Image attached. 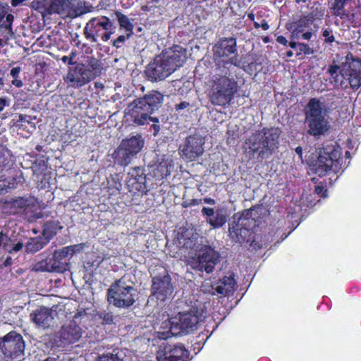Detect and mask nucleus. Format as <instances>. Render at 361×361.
I'll return each instance as SVG.
<instances>
[{
	"label": "nucleus",
	"instance_id": "obj_1",
	"mask_svg": "<svg viewBox=\"0 0 361 361\" xmlns=\"http://www.w3.org/2000/svg\"><path fill=\"white\" fill-rule=\"evenodd\" d=\"M205 318L202 305L195 304L187 312H180L177 315L163 322L156 332L159 339H167L172 336L188 334L197 329V324Z\"/></svg>",
	"mask_w": 361,
	"mask_h": 361
},
{
	"label": "nucleus",
	"instance_id": "obj_2",
	"mask_svg": "<svg viewBox=\"0 0 361 361\" xmlns=\"http://www.w3.org/2000/svg\"><path fill=\"white\" fill-rule=\"evenodd\" d=\"M163 100V95L157 91H152L144 97L138 98L128 106V113L137 125H145L151 121L158 123L157 118L151 117L154 111L157 109Z\"/></svg>",
	"mask_w": 361,
	"mask_h": 361
},
{
	"label": "nucleus",
	"instance_id": "obj_3",
	"mask_svg": "<svg viewBox=\"0 0 361 361\" xmlns=\"http://www.w3.org/2000/svg\"><path fill=\"white\" fill-rule=\"evenodd\" d=\"M305 121L307 133L314 137L325 135L331 127L325 105L315 98L311 99L307 105Z\"/></svg>",
	"mask_w": 361,
	"mask_h": 361
},
{
	"label": "nucleus",
	"instance_id": "obj_4",
	"mask_svg": "<svg viewBox=\"0 0 361 361\" xmlns=\"http://www.w3.org/2000/svg\"><path fill=\"white\" fill-rule=\"evenodd\" d=\"M102 69L101 61L95 58H91L85 64L79 63L69 67L64 80L69 86L79 87L99 76Z\"/></svg>",
	"mask_w": 361,
	"mask_h": 361
},
{
	"label": "nucleus",
	"instance_id": "obj_5",
	"mask_svg": "<svg viewBox=\"0 0 361 361\" xmlns=\"http://www.w3.org/2000/svg\"><path fill=\"white\" fill-rule=\"evenodd\" d=\"M279 133L277 129H265L252 135L246 141L247 147L258 152L262 159L267 158L278 147Z\"/></svg>",
	"mask_w": 361,
	"mask_h": 361
},
{
	"label": "nucleus",
	"instance_id": "obj_6",
	"mask_svg": "<svg viewBox=\"0 0 361 361\" xmlns=\"http://www.w3.org/2000/svg\"><path fill=\"white\" fill-rule=\"evenodd\" d=\"M237 89V82L233 78L214 75L209 92L210 102L214 105L224 106L233 99Z\"/></svg>",
	"mask_w": 361,
	"mask_h": 361
},
{
	"label": "nucleus",
	"instance_id": "obj_7",
	"mask_svg": "<svg viewBox=\"0 0 361 361\" xmlns=\"http://www.w3.org/2000/svg\"><path fill=\"white\" fill-rule=\"evenodd\" d=\"M341 154L331 148L318 149L311 158L312 170L319 176L327 174L329 171L338 173L340 169L339 157Z\"/></svg>",
	"mask_w": 361,
	"mask_h": 361
},
{
	"label": "nucleus",
	"instance_id": "obj_8",
	"mask_svg": "<svg viewBox=\"0 0 361 361\" xmlns=\"http://www.w3.org/2000/svg\"><path fill=\"white\" fill-rule=\"evenodd\" d=\"M136 296V289L123 279L116 281L108 290V301L119 308H128L133 305Z\"/></svg>",
	"mask_w": 361,
	"mask_h": 361
},
{
	"label": "nucleus",
	"instance_id": "obj_9",
	"mask_svg": "<svg viewBox=\"0 0 361 361\" xmlns=\"http://www.w3.org/2000/svg\"><path fill=\"white\" fill-rule=\"evenodd\" d=\"M338 71L342 75L348 77L353 88H358L361 85V59H356L351 54H348L341 66L331 65L328 70L333 78L337 76Z\"/></svg>",
	"mask_w": 361,
	"mask_h": 361
},
{
	"label": "nucleus",
	"instance_id": "obj_10",
	"mask_svg": "<svg viewBox=\"0 0 361 361\" xmlns=\"http://www.w3.org/2000/svg\"><path fill=\"white\" fill-rule=\"evenodd\" d=\"M113 23L106 16L92 18L86 24L85 34L87 38L97 42V37H101L104 42H107L113 34Z\"/></svg>",
	"mask_w": 361,
	"mask_h": 361
},
{
	"label": "nucleus",
	"instance_id": "obj_11",
	"mask_svg": "<svg viewBox=\"0 0 361 361\" xmlns=\"http://www.w3.org/2000/svg\"><path fill=\"white\" fill-rule=\"evenodd\" d=\"M219 260V255L216 251L211 247L204 246L199 250L197 257L190 263L193 269L210 273L213 271Z\"/></svg>",
	"mask_w": 361,
	"mask_h": 361
},
{
	"label": "nucleus",
	"instance_id": "obj_12",
	"mask_svg": "<svg viewBox=\"0 0 361 361\" xmlns=\"http://www.w3.org/2000/svg\"><path fill=\"white\" fill-rule=\"evenodd\" d=\"M0 350L7 357H17L23 353V336L16 331H10L0 338Z\"/></svg>",
	"mask_w": 361,
	"mask_h": 361
},
{
	"label": "nucleus",
	"instance_id": "obj_13",
	"mask_svg": "<svg viewBox=\"0 0 361 361\" xmlns=\"http://www.w3.org/2000/svg\"><path fill=\"white\" fill-rule=\"evenodd\" d=\"M152 299L155 298L160 303L169 300L171 298L173 287L171 283V279L169 275L157 276L153 279L152 286Z\"/></svg>",
	"mask_w": 361,
	"mask_h": 361
},
{
	"label": "nucleus",
	"instance_id": "obj_14",
	"mask_svg": "<svg viewBox=\"0 0 361 361\" xmlns=\"http://www.w3.org/2000/svg\"><path fill=\"white\" fill-rule=\"evenodd\" d=\"M204 139L200 135L187 137L185 143L180 146V155L188 160H193L203 154Z\"/></svg>",
	"mask_w": 361,
	"mask_h": 361
},
{
	"label": "nucleus",
	"instance_id": "obj_15",
	"mask_svg": "<svg viewBox=\"0 0 361 361\" xmlns=\"http://www.w3.org/2000/svg\"><path fill=\"white\" fill-rule=\"evenodd\" d=\"M173 72L172 69L164 61L161 56H157L150 62L145 70L147 77L152 81L161 80L169 76Z\"/></svg>",
	"mask_w": 361,
	"mask_h": 361
},
{
	"label": "nucleus",
	"instance_id": "obj_16",
	"mask_svg": "<svg viewBox=\"0 0 361 361\" xmlns=\"http://www.w3.org/2000/svg\"><path fill=\"white\" fill-rule=\"evenodd\" d=\"M160 55L173 72L181 67L187 59L186 49L179 45L165 49Z\"/></svg>",
	"mask_w": 361,
	"mask_h": 361
},
{
	"label": "nucleus",
	"instance_id": "obj_17",
	"mask_svg": "<svg viewBox=\"0 0 361 361\" xmlns=\"http://www.w3.org/2000/svg\"><path fill=\"white\" fill-rule=\"evenodd\" d=\"M80 316L76 314L74 319L68 324H64L60 331L61 341L63 344L74 343L79 341L82 336V330L77 324L78 319Z\"/></svg>",
	"mask_w": 361,
	"mask_h": 361
},
{
	"label": "nucleus",
	"instance_id": "obj_18",
	"mask_svg": "<svg viewBox=\"0 0 361 361\" xmlns=\"http://www.w3.org/2000/svg\"><path fill=\"white\" fill-rule=\"evenodd\" d=\"M152 167V175L161 180L171 174L173 168V160L169 155H157L156 163Z\"/></svg>",
	"mask_w": 361,
	"mask_h": 361
},
{
	"label": "nucleus",
	"instance_id": "obj_19",
	"mask_svg": "<svg viewBox=\"0 0 361 361\" xmlns=\"http://www.w3.org/2000/svg\"><path fill=\"white\" fill-rule=\"evenodd\" d=\"M56 315V311L42 307L32 312L30 317L37 326L45 329L52 324Z\"/></svg>",
	"mask_w": 361,
	"mask_h": 361
},
{
	"label": "nucleus",
	"instance_id": "obj_20",
	"mask_svg": "<svg viewBox=\"0 0 361 361\" xmlns=\"http://www.w3.org/2000/svg\"><path fill=\"white\" fill-rule=\"evenodd\" d=\"M216 60L228 57L236 51V42L234 38H225L218 42L213 48Z\"/></svg>",
	"mask_w": 361,
	"mask_h": 361
},
{
	"label": "nucleus",
	"instance_id": "obj_21",
	"mask_svg": "<svg viewBox=\"0 0 361 361\" xmlns=\"http://www.w3.org/2000/svg\"><path fill=\"white\" fill-rule=\"evenodd\" d=\"M63 10L61 17L71 19L90 11L83 2L78 0H67Z\"/></svg>",
	"mask_w": 361,
	"mask_h": 361
},
{
	"label": "nucleus",
	"instance_id": "obj_22",
	"mask_svg": "<svg viewBox=\"0 0 361 361\" xmlns=\"http://www.w3.org/2000/svg\"><path fill=\"white\" fill-rule=\"evenodd\" d=\"M188 352L182 345H176L164 353L158 355L159 361H186Z\"/></svg>",
	"mask_w": 361,
	"mask_h": 361
},
{
	"label": "nucleus",
	"instance_id": "obj_23",
	"mask_svg": "<svg viewBox=\"0 0 361 361\" xmlns=\"http://www.w3.org/2000/svg\"><path fill=\"white\" fill-rule=\"evenodd\" d=\"M245 219H240L238 223L232 222L229 226L230 236L236 242L243 243L249 240L250 231L243 227V221Z\"/></svg>",
	"mask_w": 361,
	"mask_h": 361
},
{
	"label": "nucleus",
	"instance_id": "obj_24",
	"mask_svg": "<svg viewBox=\"0 0 361 361\" xmlns=\"http://www.w3.org/2000/svg\"><path fill=\"white\" fill-rule=\"evenodd\" d=\"M128 173L129 178L127 181V184L130 190H135L143 192L145 190V178L142 175H140V172L142 171L140 168L133 169Z\"/></svg>",
	"mask_w": 361,
	"mask_h": 361
},
{
	"label": "nucleus",
	"instance_id": "obj_25",
	"mask_svg": "<svg viewBox=\"0 0 361 361\" xmlns=\"http://www.w3.org/2000/svg\"><path fill=\"white\" fill-rule=\"evenodd\" d=\"M42 216V206L37 200H32L26 205L24 204V218L28 221H34Z\"/></svg>",
	"mask_w": 361,
	"mask_h": 361
},
{
	"label": "nucleus",
	"instance_id": "obj_26",
	"mask_svg": "<svg viewBox=\"0 0 361 361\" xmlns=\"http://www.w3.org/2000/svg\"><path fill=\"white\" fill-rule=\"evenodd\" d=\"M47 14H59L61 16L67 0H39Z\"/></svg>",
	"mask_w": 361,
	"mask_h": 361
},
{
	"label": "nucleus",
	"instance_id": "obj_27",
	"mask_svg": "<svg viewBox=\"0 0 361 361\" xmlns=\"http://www.w3.org/2000/svg\"><path fill=\"white\" fill-rule=\"evenodd\" d=\"M121 145L124 147L131 154L135 156L144 146V140L139 135L132 136L130 138L123 140Z\"/></svg>",
	"mask_w": 361,
	"mask_h": 361
},
{
	"label": "nucleus",
	"instance_id": "obj_28",
	"mask_svg": "<svg viewBox=\"0 0 361 361\" xmlns=\"http://www.w3.org/2000/svg\"><path fill=\"white\" fill-rule=\"evenodd\" d=\"M134 157V155L131 154L121 145H119L113 154L114 161L118 164L124 166L128 165Z\"/></svg>",
	"mask_w": 361,
	"mask_h": 361
},
{
	"label": "nucleus",
	"instance_id": "obj_29",
	"mask_svg": "<svg viewBox=\"0 0 361 361\" xmlns=\"http://www.w3.org/2000/svg\"><path fill=\"white\" fill-rule=\"evenodd\" d=\"M235 280L232 276H226L216 286V293L226 295L233 293L235 288Z\"/></svg>",
	"mask_w": 361,
	"mask_h": 361
},
{
	"label": "nucleus",
	"instance_id": "obj_30",
	"mask_svg": "<svg viewBox=\"0 0 361 361\" xmlns=\"http://www.w3.org/2000/svg\"><path fill=\"white\" fill-rule=\"evenodd\" d=\"M115 15L118 21L120 28L124 30L128 36L133 34L134 25L130 18L120 11H116Z\"/></svg>",
	"mask_w": 361,
	"mask_h": 361
},
{
	"label": "nucleus",
	"instance_id": "obj_31",
	"mask_svg": "<svg viewBox=\"0 0 361 361\" xmlns=\"http://www.w3.org/2000/svg\"><path fill=\"white\" fill-rule=\"evenodd\" d=\"M3 208L6 212L15 214L17 209L23 208V197L6 198L4 202Z\"/></svg>",
	"mask_w": 361,
	"mask_h": 361
},
{
	"label": "nucleus",
	"instance_id": "obj_32",
	"mask_svg": "<svg viewBox=\"0 0 361 361\" xmlns=\"http://www.w3.org/2000/svg\"><path fill=\"white\" fill-rule=\"evenodd\" d=\"M226 222V216L221 209H217L214 215L209 219V224L214 228L222 227Z\"/></svg>",
	"mask_w": 361,
	"mask_h": 361
},
{
	"label": "nucleus",
	"instance_id": "obj_33",
	"mask_svg": "<svg viewBox=\"0 0 361 361\" xmlns=\"http://www.w3.org/2000/svg\"><path fill=\"white\" fill-rule=\"evenodd\" d=\"M47 243L42 237L31 238V240L27 243L26 251L27 252H36L41 250Z\"/></svg>",
	"mask_w": 361,
	"mask_h": 361
},
{
	"label": "nucleus",
	"instance_id": "obj_34",
	"mask_svg": "<svg viewBox=\"0 0 361 361\" xmlns=\"http://www.w3.org/2000/svg\"><path fill=\"white\" fill-rule=\"evenodd\" d=\"M4 176H0V195L8 192L11 190L16 188L18 182L15 178L12 180L4 178Z\"/></svg>",
	"mask_w": 361,
	"mask_h": 361
},
{
	"label": "nucleus",
	"instance_id": "obj_35",
	"mask_svg": "<svg viewBox=\"0 0 361 361\" xmlns=\"http://www.w3.org/2000/svg\"><path fill=\"white\" fill-rule=\"evenodd\" d=\"M50 272L63 273L68 269V264L63 262L61 259H56L53 255V257L49 259Z\"/></svg>",
	"mask_w": 361,
	"mask_h": 361
},
{
	"label": "nucleus",
	"instance_id": "obj_36",
	"mask_svg": "<svg viewBox=\"0 0 361 361\" xmlns=\"http://www.w3.org/2000/svg\"><path fill=\"white\" fill-rule=\"evenodd\" d=\"M307 26L308 23L305 19H300L296 22L291 30V39H298Z\"/></svg>",
	"mask_w": 361,
	"mask_h": 361
},
{
	"label": "nucleus",
	"instance_id": "obj_37",
	"mask_svg": "<svg viewBox=\"0 0 361 361\" xmlns=\"http://www.w3.org/2000/svg\"><path fill=\"white\" fill-rule=\"evenodd\" d=\"M61 228V227L59 226H58L56 223L50 222L47 224L43 229V238L46 240H47L48 242L49 240L56 233L57 230Z\"/></svg>",
	"mask_w": 361,
	"mask_h": 361
},
{
	"label": "nucleus",
	"instance_id": "obj_38",
	"mask_svg": "<svg viewBox=\"0 0 361 361\" xmlns=\"http://www.w3.org/2000/svg\"><path fill=\"white\" fill-rule=\"evenodd\" d=\"M201 290L204 293L215 295L216 293V287L214 286L210 280H206L201 286Z\"/></svg>",
	"mask_w": 361,
	"mask_h": 361
},
{
	"label": "nucleus",
	"instance_id": "obj_39",
	"mask_svg": "<svg viewBox=\"0 0 361 361\" xmlns=\"http://www.w3.org/2000/svg\"><path fill=\"white\" fill-rule=\"evenodd\" d=\"M314 53V50L310 47V46L305 43H299L298 45V52L296 54L297 56L300 55L301 54H304L305 55L312 54Z\"/></svg>",
	"mask_w": 361,
	"mask_h": 361
},
{
	"label": "nucleus",
	"instance_id": "obj_40",
	"mask_svg": "<svg viewBox=\"0 0 361 361\" xmlns=\"http://www.w3.org/2000/svg\"><path fill=\"white\" fill-rule=\"evenodd\" d=\"M49 266V260H43L35 264L33 267V269L36 271L50 272Z\"/></svg>",
	"mask_w": 361,
	"mask_h": 361
},
{
	"label": "nucleus",
	"instance_id": "obj_41",
	"mask_svg": "<svg viewBox=\"0 0 361 361\" xmlns=\"http://www.w3.org/2000/svg\"><path fill=\"white\" fill-rule=\"evenodd\" d=\"M70 248L67 247H64L60 250H56L54 253V257L56 259H66L68 256H71Z\"/></svg>",
	"mask_w": 361,
	"mask_h": 361
},
{
	"label": "nucleus",
	"instance_id": "obj_42",
	"mask_svg": "<svg viewBox=\"0 0 361 361\" xmlns=\"http://www.w3.org/2000/svg\"><path fill=\"white\" fill-rule=\"evenodd\" d=\"M97 361H121L117 353H107L100 356Z\"/></svg>",
	"mask_w": 361,
	"mask_h": 361
},
{
	"label": "nucleus",
	"instance_id": "obj_43",
	"mask_svg": "<svg viewBox=\"0 0 361 361\" xmlns=\"http://www.w3.org/2000/svg\"><path fill=\"white\" fill-rule=\"evenodd\" d=\"M10 242V238L0 228V248L6 249Z\"/></svg>",
	"mask_w": 361,
	"mask_h": 361
},
{
	"label": "nucleus",
	"instance_id": "obj_44",
	"mask_svg": "<svg viewBox=\"0 0 361 361\" xmlns=\"http://www.w3.org/2000/svg\"><path fill=\"white\" fill-rule=\"evenodd\" d=\"M75 56H76V51L75 50L72 51L69 56H63L61 58V61L64 63H67V64L72 65L73 66H74L75 64L78 63L77 62L73 61V59L75 57Z\"/></svg>",
	"mask_w": 361,
	"mask_h": 361
},
{
	"label": "nucleus",
	"instance_id": "obj_45",
	"mask_svg": "<svg viewBox=\"0 0 361 361\" xmlns=\"http://www.w3.org/2000/svg\"><path fill=\"white\" fill-rule=\"evenodd\" d=\"M202 214L206 218V221L209 223V219L214 215L215 211L212 208L204 207L202 209Z\"/></svg>",
	"mask_w": 361,
	"mask_h": 361
},
{
	"label": "nucleus",
	"instance_id": "obj_46",
	"mask_svg": "<svg viewBox=\"0 0 361 361\" xmlns=\"http://www.w3.org/2000/svg\"><path fill=\"white\" fill-rule=\"evenodd\" d=\"M85 247H86V244H85V243H80V244L68 246V247L70 248L69 250L71 253V256H72L75 253L80 252Z\"/></svg>",
	"mask_w": 361,
	"mask_h": 361
},
{
	"label": "nucleus",
	"instance_id": "obj_47",
	"mask_svg": "<svg viewBox=\"0 0 361 361\" xmlns=\"http://www.w3.org/2000/svg\"><path fill=\"white\" fill-rule=\"evenodd\" d=\"M13 20V16L12 14H7L6 20L1 25V27L4 26L6 29L11 30L12 22Z\"/></svg>",
	"mask_w": 361,
	"mask_h": 361
},
{
	"label": "nucleus",
	"instance_id": "obj_48",
	"mask_svg": "<svg viewBox=\"0 0 361 361\" xmlns=\"http://www.w3.org/2000/svg\"><path fill=\"white\" fill-rule=\"evenodd\" d=\"M332 32L329 30H324L322 32V35L325 37V42L328 43H331L335 40L334 35L331 33Z\"/></svg>",
	"mask_w": 361,
	"mask_h": 361
},
{
	"label": "nucleus",
	"instance_id": "obj_49",
	"mask_svg": "<svg viewBox=\"0 0 361 361\" xmlns=\"http://www.w3.org/2000/svg\"><path fill=\"white\" fill-rule=\"evenodd\" d=\"M130 36L128 35V33L126 35H121L117 37V39L114 42L113 45L119 47L120 44L124 42L127 39H128Z\"/></svg>",
	"mask_w": 361,
	"mask_h": 361
},
{
	"label": "nucleus",
	"instance_id": "obj_50",
	"mask_svg": "<svg viewBox=\"0 0 361 361\" xmlns=\"http://www.w3.org/2000/svg\"><path fill=\"white\" fill-rule=\"evenodd\" d=\"M315 192L323 197H326L327 196L326 190L324 189V187L322 185H318L315 187Z\"/></svg>",
	"mask_w": 361,
	"mask_h": 361
},
{
	"label": "nucleus",
	"instance_id": "obj_51",
	"mask_svg": "<svg viewBox=\"0 0 361 361\" xmlns=\"http://www.w3.org/2000/svg\"><path fill=\"white\" fill-rule=\"evenodd\" d=\"M8 11V6L7 4H0V22L4 18V17L6 15Z\"/></svg>",
	"mask_w": 361,
	"mask_h": 361
},
{
	"label": "nucleus",
	"instance_id": "obj_52",
	"mask_svg": "<svg viewBox=\"0 0 361 361\" xmlns=\"http://www.w3.org/2000/svg\"><path fill=\"white\" fill-rule=\"evenodd\" d=\"M255 27L256 28L262 27L264 30H267L269 27L267 22L265 20H262L261 23L255 22Z\"/></svg>",
	"mask_w": 361,
	"mask_h": 361
},
{
	"label": "nucleus",
	"instance_id": "obj_53",
	"mask_svg": "<svg viewBox=\"0 0 361 361\" xmlns=\"http://www.w3.org/2000/svg\"><path fill=\"white\" fill-rule=\"evenodd\" d=\"M103 321L106 324H111L113 322V315L111 313H106L104 314Z\"/></svg>",
	"mask_w": 361,
	"mask_h": 361
},
{
	"label": "nucleus",
	"instance_id": "obj_54",
	"mask_svg": "<svg viewBox=\"0 0 361 361\" xmlns=\"http://www.w3.org/2000/svg\"><path fill=\"white\" fill-rule=\"evenodd\" d=\"M20 71V67H14L11 71V75L13 78V79H16L18 77Z\"/></svg>",
	"mask_w": 361,
	"mask_h": 361
},
{
	"label": "nucleus",
	"instance_id": "obj_55",
	"mask_svg": "<svg viewBox=\"0 0 361 361\" xmlns=\"http://www.w3.org/2000/svg\"><path fill=\"white\" fill-rule=\"evenodd\" d=\"M12 258L11 257H7L2 264L0 265V269H3L4 267H8L11 265L12 264Z\"/></svg>",
	"mask_w": 361,
	"mask_h": 361
},
{
	"label": "nucleus",
	"instance_id": "obj_56",
	"mask_svg": "<svg viewBox=\"0 0 361 361\" xmlns=\"http://www.w3.org/2000/svg\"><path fill=\"white\" fill-rule=\"evenodd\" d=\"M276 42L286 46L288 44V40L286 38L282 35L278 36L276 38Z\"/></svg>",
	"mask_w": 361,
	"mask_h": 361
},
{
	"label": "nucleus",
	"instance_id": "obj_57",
	"mask_svg": "<svg viewBox=\"0 0 361 361\" xmlns=\"http://www.w3.org/2000/svg\"><path fill=\"white\" fill-rule=\"evenodd\" d=\"M300 35L303 39L309 40L312 37V33L310 31L303 32Z\"/></svg>",
	"mask_w": 361,
	"mask_h": 361
},
{
	"label": "nucleus",
	"instance_id": "obj_58",
	"mask_svg": "<svg viewBox=\"0 0 361 361\" xmlns=\"http://www.w3.org/2000/svg\"><path fill=\"white\" fill-rule=\"evenodd\" d=\"M295 151L296 154L298 156V160L301 161V162H302V147H297L295 148Z\"/></svg>",
	"mask_w": 361,
	"mask_h": 361
},
{
	"label": "nucleus",
	"instance_id": "obj_59",
	"mask_svg": "<svg viewBox=\"0 0 361 361\" xmlns=\"http://www.w3.org/2000/svg\"><path fill=\"white\" fill-rule=\"evenodd\" d=\"M188 106H189L188 102H183L176 106V109H185L186 107H188Z\"/></svg>",
	"mask_w": 361,
	"mask_h": 361
},
{
	"label": "nucleus",
	"instance_id": "obj_60",
	"mask_svg": "<svg viewBox=\"0 0 361 361\" xmlns=\"http://www.w3.org/2000/svg\"><path fill=\"white\" fill-rule=\"evenodd\" d=\"M6 105H8L6 99L0 98V111H1Z\"/></svg>",
	"mask_w": 361,
	"mask_h": 361
},
{
	"label": "nucleus",
	"instance_id": "obj_61",
	"mask_svg": "<svg viewBox=\"0 0 361 361\" xmlns=\"http://www.w3.org/2000/svg\"><path fill=\"white\" fill-rule=\"evenodd\" d=\"M14 251H19L23 248V243L18 241L13 247Z\"/></svg>",
	"mask_w": 361,
	"mask_h": 361
},
{
	"label": "nucleus",
	"instance_id": "obj_62",
	"mask_svg": "<svg viewBox=\"0 0 361 361\" xmlns=\"http://www.w3.org/2000/svg\"><path fill=\"white\" fill-rule=\"evenodd\" d=\"M12 84L16 85V87H21L23 85V82L20 80H17V78L13 79L12 81Z\"/></svg>",
	"mask_w": 361,
	"mask_h": 361
},
{
	"label": "nucleus",
	"instance_id": "obj_63",
	"mask_svg": "<svg viewBox=\"0 0 361 361\" xmlns=\"http://www.w3.org/2000/svg\"><path fill=\"white\" fill-rule=\"evenodd\" d=\"M204 202L208 204L213 205L215 204V200L212 198L206 197L204 199Z\"/></svg>",
	"mask_w": 361,
	"mask_h": 361
},
{
	"label": "nucleus",
	"instance_id": "obj_64",
	"mask_svg": "<svg viewBox=\"0 0 361 361\" xmlns=\"http://www.w3.org/2000/svg\"><path fill=\"white\" fill-rule=\"evenodd\" d=\"M229 62L231 64H233L235 66H238V61L237 59V58L235 56H232L229 59Z\"/></svg>",
	"mask_w": 361,
	"mask_h": 361
}]
</instances>
